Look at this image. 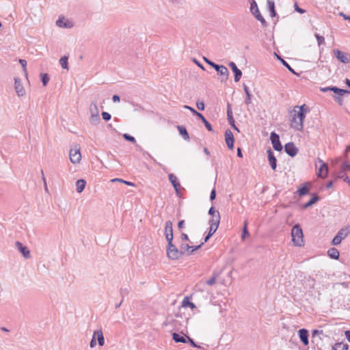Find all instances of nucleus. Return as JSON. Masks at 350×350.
Masks as SVG:
<instances>
[{"label": "nucleus", "mask_w": 350, "mask_h": 350, "mask_svg": "<svg viewBox=\"0 0 350 350\" xmlns=\"http://www.w3.org/2000/svg\"><path fill=\"white\" fill-rule=\"evenodd\" d=\"M308 111V107L305 105L295 106L291 111V127L297 131H301L304 127V120Z\"/></svg>", "instance_id": "nucleus-1"}, {"label": "nucleus", "mask_w": 350, "mask_h": 350, "mask_svg": "<svg viewBox=\"0 0 350 350\" xmlns=\"http://www.w3.org/2000/svg\"><path fill=\"white\" fill-rule=\"evenodd\" d=\"M203 244V241L201 240L197 241L195 237H191L189 238L188 235L185 233L181 234L180 247L187 254H191L194 251L200 248Z\"/></svg>", "instance_id": "nucleus-2"}, {"label": "nucleus", "mask_w": 350, "mask_h": 350, "mask_svg": "<svg viewBox=\"0 0 350 350\" xmlns=\"http://www.w3.org/2000/svg\"><path fill=\"white\" fill-rule=\"evenodd\" d=\"M292 245L296 247H304L306 245L303 229L300 224L294 225L291 230Z\"/></svg>", "instance_id": "nucleus-3"}, {"label": "nucleus", "mask_w": 350, "mask_h": 350, "mask_svg": "<svg viewBox=\"0 0 350 350\" xmlns=\"http://www.w3.org/2000/svg\"><path fill=\"white\" fill-rule=\"evenodd\" d=\"M55 25L59 29H70L75 27V23L72 18L60 14L57 18Z\"/></svg>", "instance_id": "nucleus-4"}, {"label": "nucleus", "mask_w": 350, "mask_h": 350, "mask_svg": "<svg viewBox=\"0 0 350 350\" xmlns=\"http://www.w3.org/2000/svg\"><path fill=\"white\" fill-rule=\"evenodd\" d=\"M70 161L75 165H79L81 162L82 155L79 144H73L69 150Z\"/></svg>", "instance_id": "nucleus-5"}, {"label": "nucleus", "mask_w": 350, "mask_h": 350, "mask_svg": "<svg viewBox=\"0 0 350 350\" xmlns=\"http://www.w3.org/2000/svg\"><path fill=\"white\" fill-rule=\"evenodd\" d=\"M167 256L169 259L176 260L179 259L183 254H185L180 249V250L173 244L172 241L168 242L166 246Z\"/></svg>", "instance_id": "nucleus-6"}, {"label": "nucleus", "mask_w": 350, "mask_h": 350, "mask_svg": "<svg viewBox=\"0 0 350 350\" xmlns=\"http://www.w3.org/2000/svg\"><path fill=\"white\" fill-rule=\"evenodd\" d=\"M250 11L252 15L261 23L262 26H267V22L261 14L255 0H250Z\"/></svg>", "instance_id": "nucleus-7"}, {"label": "nucleus", "mask_w": 350, "mask_h": 350, "mask_svg": "<svg viewBox=\"0 0 350 350\" xmlns=\"http://www.w3.org/2000/svg\"><path fill=\"white\" fill-rule=\"evenodd\" d=\"M350 234V226L347 225L339 230L332 241V245H338Z\"/></svg>", "instance_id": "nucleus-8"}, {"label": "nucleus", "mask_w": 350, "mask_h": 350, "mask_svg": "<svg viewBox=\"0 0 350 350\" xmlns=\"http://www.w3.org/2000/svg\"><path fill=\"white\" fill-rule=\"evenodd\" d=\"M316 173L318 177L321 178H325L328 175V166L327 164L323 162L321 159H318L315 162Z\"/></svg>", "instance_id": "nucleus-9"}, {"label": "nucleus", "mask_w": 350, "mask_h": 350, "mask_svg": "<svg viewBox=\"0 0 350 350\" xmlns=\"http://www.w3.org/2000/svg\"><path fill=\"white\" fill-rule=\"evenodd\" d=\"M14 89L18 97L26 96V89L23 85L22 79L18 76L14 77Z\"/></svg>", "instance_id": "nucleus-10"}, {"label": "nucleus", "mask_w": 350, "mask_h": 350, "mask_svg": "<svg viewBox=\"0 0 350 350\" xmlns=\"http://www.w3.org/2000/svg\"><path fill=\"white\" fill-rule=\"evenodd\" d=\"M100 121V111L96 103L90 105V122L91 124H97Z\"/></svg>", "instance_id": "nucleus-11"}, {"label": "nucleus", "mask_w": 350, "mask_h": 350, "mask_svg": "<svg viewBox=\"0 0 350 350\" xmlns=\"http://www.w3.org/2000/svg\"><path fill=\"white\" fill-rule=\"evenodd\" d=\"M96 341L98 342L100 347H102L105 344V338L102 330L94 331L92 335V338L90 343V347L94 348L96 345Z\"/></svg>", "instance_id": "nucleus-12"}, {"label": "nucleus", "mask_w": 350, "mask_h": 350, "mask_svg": "<svg viewBox=\"0 0 350 350\" xmlns=\"http://www.w3.org/2000/svg\"><path fill=\"white\" fill-rule=\"evenodd\" d=\"M321 91H322V92H326V91L334 92L336 94L334 98L340 105L342 104V100L340 98V96H343L345 94H349V92L348 90H345L340 89V88H338L336 87L322 88H321Z\"/></svg>", "instance_id": "nucleus-13"}, {"label": "nucleus", "mask_w": 350, "mask_h": 350, "mask_svg": "<svg viewBox=\"0 0 350 350\" xmlns=\"http://www.w3.org/2000/svg\"><path fill=\"white\" fill-rule=\"evenodd\" d=\"M163 234L165 235L167 243L173 241L174 235L172 221H167L165 222Z\"/></svg>", "instance_id": "nucleus-14"}, {"label": "nucleus", "mask_w": 350, "mask_h": 350, "mask_svg": "<svg viewBox=\"0 0 350 350\" xmlns=\"http://www.w3.org/2000/svg\"><path fill=\"white\" fill-rule=\"evenodd\" d=\"M173 340L176 342L186 343L188 341L191 343L192 345L196 346L193 341L188 336L183 334L174 333L172 334Z\"/></svg>", "instance_id": "nucleus-15"}, {"label": "nucleus", "mask_w": 350, "mask_h": 350, "mask_svg": "<svg viewBox=\"0 0 350 350\" xmlns=\"http://www.w3.org/2000/svg\"><path fill=\"white\" fill-rule=\"evenodd\" d=\"M270 139L273 148L277 151H280L282 149V146L280 141V137L278 134L272 132L270 135Z\"/></svg>", "instance_id": "nucleus-16"}, {"label": "nucleus", "mask_w": 350, "mask_h": 350, "mask_svg": "<svg viewBox=\"0 0 350 350\" xmlns=\"http://www.w3.org/2000/svg\"><path fill=\"white\" fill-rule=\"evenodd\" d=\"M228 66L232 70L234 73V80L235 82H239L242 77V72L240 69L238 68L236 64L233 62H230L228 63Z\"/></svg>", "instance_id": "nucleus-17"}, {"label": "nucleus", "mask_w": 350, "mask_h": 350, "mask_svg": "<svg viewBox=\"0 0 350 350\" xmlns=\"http://www.w3.org/2000/svg\"><path fill=\"white\" fill-rule=\"evenodd\" d=\"M225 311V308L220 304H213L212 306L209 308L210 314L213 316L222 314Z\"/></svg>", "instance_id": "nucleus-18"}, {"label": "nucleus", "mask_w": 350, "mask_h": 350, "mask_svg": "<svg viewBox=\"0 0 350 350\" xmlns=\"http://www.w3.org/2000/svg\"><path fill=\"white\" fill-rule=\"evenodd\" d=\"M219 223L220 222L208 221L209 230H208V233L207 234V235L204 237V239L203 241L204 243L205 242H207L209 240V239L215 233V232L217 231V230L219 227Z\"/></svg>", "instance_id": "nucleus-19"}, {"label": "nucleus", "mask_w": 350, "mask_h": 350, "mask_svg": "<svg viewBox=\"0 0 350 350\" xmlns=\"http://www.w3.org/2000/svg\"><path fill=\"white\" fill-rule=\"evenodd\" d=\"M334 53L336 58L342 63L347 64L350 62V55L342 52L339 50H334Z\"/></svg>", "instance_id": "nucleus-20"}, {"label": "nucleus", "mask_w": 350, "mask_h": 350, "mask_svg": "<svg viewBox=\"0 0 350 350\" xmlns=\"http://www.w3.org/2000/svg\"><path fill=\"white\" fill-rule=\"evenodd\" d=\"M298 336L299 337L300 340L302 342L304 345L308 346L309 344V333L308 331L306 329H301L298 331Z\"/></svg>", "instance_id": "nucleus-21"}, {"label": "nucleus", "mask_w": 350, "mask_h": 350, "mask_svg": "<svg viewBox=\"0 0 350 350\" xmlns=\"http://www.w3.org/2000/svg\"><path fill=\"white\" fill-rule=\"evenodd\" d=\"M225 141L227 146L232 150L234 148V138L232 133L230 130H227L225 133Z\"/></svg>", "instance_id": "nucleus-22"}, {"label": "nucleus", "mask_w": 350, "mask_h": 350, "mask_svg": "<svg viewBox=\"0 0 350 350\" xmlns=\"http://www.w3.org/2000/svg\"><path fill=\"white\" fill-rule=\"evenodd\" d=\"M208 214L211 216L208 221L220 222V214L214 207L209 209Z\"/></svg>", "instance_id": "nucleus-23"}, {"label": "nucleus", "mask_w": 350, "mask_h": 350, "mask_svg": "<svg viewBox=\"0 0 350 350\" xmlns=\"http://www.w3.org/2000/svg\"><path fill=\"white\" fill-rule=\"evenodd\" d=\"M16 247L18 250L21 253V254L25 258H30V251L27 247L23 245L22 243L17 242Z\"/></svg>", "instance_id": "nucleus-24"}, {"label": "nucleus", "mask_w": 350, "mask_h": 350, "mask_svg": "<svg viewBox=\"0 0 350 350\" xmlns=\"http://www.w3.org/2000/svg\"><path fill=\"white\" fill-rule=\"evenodd\" d=\"M286 152L291 157H294L297 153V148L293 143H288L285 145Z\"/></svg>", "instance_id": "nucleus-25"}, {"label": "nucleus", "mask_w": 350, "mask_h": 350, "mask_svg": "<svg viewBox=\"0 0 350 350\" xmlns=\"http://www.w3.org/2000/svg\"><path fill=\"white\" fill-rule=\"evenodd\" d=\"M181 307L184 308H189L191 310L196 308L195 304L193 303L189 297L184 298L181 304Z\"/></svg>", "instance_id": "nucleus-26"}, {"label": "nucleus", "mask_w": 350, "mask_h": 350, "mask_svg": "<svg viewBox=\"0 0 350 350\" xmlns=\"http://www.w3.org/2000/svg\"><path fill=\"white\" fill-rule=\"evenodd\" d=\"M86 185V181L84 179H79L75 183L76 191L78 193L83 191Z\"/></svg>", "instance_id": "nucleus-27"}, {"label": "nucleus", "mask_w": 350, "mask_h": 350, "mask_svg": "<svg viewBox=\"0 0 350 350\" xmlns=\"http://www.w3.org/2000/svg\"><path fill=\"white\" fill-rule=\"evenodd\" d=\"M327 256L334 260H338L340 256L338 250L335 247H332L327 250Z\"/></svg>", "instance_id": "nucleus-28"}, {"label": "nucleus", "mask_w": 350, "mask_h": 350, "mask_svg": "<svg viewBox=\"0 0 350 350\" xmlns=\"http://www.w3.org/2000/svg\"><path fill=\"white\" fill-rule=\"evenodd\" d=\"M311 187V184L309 183H304L297 191L299 196H303L308 193Z\"/></svg>", "instance_id": "nucleus-29"}, {"label": "nucleus", "mask_w": 350, "mask_h": 350, "mask_svg": "<svg viewBox=\"0 0 350 350\" xmlns=\"http://www.w3.org/2000/svg\"><path fill=\"white\" fill-rule=\"evenodd\" d=\"M227 116H228V120L229 121V123L230 124V125L238 132H239V129L235 126V124H234V120L232 118V110L230 107V106L228 105V110H227Z\"/></svg>", "instance_id": "nucleus-30"}, {"label": "nucleus", "mask_w": 350, "mask_h": 350, "mask_svg": "<svg viewBox=\"0 0 350 350\" xmlns=\"http://www.w3.org/2000/svg\"><path fill=\"white\" fill-rule=\"evenodd\" d=\"M218 72L221 75V81H226L228 79V70L226 66H221Z\"/></svg>", "instance_id": "nucleus-31"}, {"label": "nucleus", "mask_w": 350, "mask_h": 350, "mask_svg": "<svg viewBox=\"0 0 350 350\" xmlns=\"http://www.w3.org/2000/svg\"><path fill=\"white\" fill-rule=\"evenodd\" d=\"M268 159L271 168L274 170L276 168V159L271 150L267 151Z\"/></svg>", "instance_id": "nucleus-32"}, {"label": "nucleus", "mask_w": 350, "mask_h": 350, "mask_svg": "<svg viewBox=\"0 0 350 350\" xmlns=\"http://www.w3.org/2000/svg\"><path fill=\"white\" fill-rule=\"evenodd\" d=\"M59 63L63 69H64L66 70H69L68 57V56L64 55V56L62 57L59 60Z\"/></svg>", "instance_id": "nucleus-33"}, {"label": "nucleus", "mask_w": 350, "mask_h": 350, "mask_svg": "<svg viewBox=\"0 0 350 350\" xmlns=\"http://www.w3.org/2000/svg\"><path fill=\"white\" fill-rule=\"evenodd\" d=\"M39 77L42 81L43 87H46L50 81L49 75L46 72H40L39 74Z\"/></svg>", "instance_id": "nucleus-34"}, {"label": "nucleus", "mask_w": 350, "mask_h": 350, "mask_svg": "<svg viewBox=\"0 0 350 350\" xmlns=\"http://www.w3.org/2000/svg\"><path fill=\"white\" fill-rule=\"evenodd\" d=\"M267 8L269 10L270 15L271 17H275L276 16V12L275 11V3L272 0L267 1Z\"/></svg>", "instance_id": "nucleus-35"}, {"label": "nucleus", "mask_w": 350, "mask_h": 350, "mask_svg": "<svg viewBox=\"0 0 350 350\" xmlns=\"http://www.w3.org/2000/svg\"><path fill=\"white\" fill-rule=\"evenodd\" d=\"M169 179L172 184L173 185L175 190L178 191V188L180 187V184L178 183V179L176 176L174 174L169 175Z\"/></svg>", "instance_id": "nucleus-36"}, {"label": "nucleus", "mask_w": 350, "mask_h": 350, "mask_svg": "<svg viewBox=\"0 0 350 350\" xmlns=\"http://www.w3.org/2000/svg\"><path fill=\"white\" fill-rule=\"evenodd\" d=\"M243 90L246 96L245 103L248 105L252 102V94H250L248 88L245 85H243Z\"/></svg>", "instance_id": "nucleus-37"}, {"label": "nucleus", "mask_w": 350, "mask_h": 350, "mask_svg": "<svg viewBox=\"0 0 350 350\" xmlns=\"http://www.w3.org/2000/svg\"><path fill=\"white\" fill-rule=\"evenodd\" d=\"M18 62H19V64H21V66L22 67L23 72L25 77L26 78H27L28 72H27V61L25 59H20L18 60Z\"/></svg>", "instance_id": "nucleus-38"}, {"label": "nucleus", "mask_w": 350, "mask_h": 350, "mask_svg": "<svg viewBox=\"0 0 350 350\" xmlns=\"http://www.w3.org/2000/svg\"><path fill=\"white\" fill-rule=\"evenodd\" d=\"M348 345L344 342H338L333 347L334 350H347Z\"/></svg>", "instance_id": "nucleus-39"}, {"label": "nucleus", "mask_w": 350, "mask_h": 350, "mask_svg": "<svg viewBox=\"0 0 350 350\" xmlns=\"http://www.w3.org/2000/svg\"><path fill=\"white\" fill-rule=\"evenodd\" d=\"M178 129L179 131L180 135H182L185 140H188L189 139V134L185 127L179 126H178Z\"/></svg>", "instance_id": "nucleus-40"}, {"label": "nucleus", "mask_w": 350, "mask_h": 350, "mask_svg": "<svg viewBox=\"0 0 350 350\" xmlns=\"http://www.w3.org/2000/svg\"><path fill=\"white\" fill-rule=\"evenodd\" d=\"M319 200V198L317 196H314L308 202L303 206V208L305 209L308 208V207L315 204Z\"/></svg>", "instance_id": "nucleus-41"}, {"label": "nucleus", "mask_w": 350, "mask_h": 350, "mask_svg": "<svg viewBox=\"0 0 350 350\" xmlns=\"http://www.w3.org/2000/svg\"><path fill=\"white\" fill-rule=\"evenodd\" d=\"M248 236H249V232L247 230L246 225H245V226L243 229L242 239L244 240Z\"/></svg>", "instance_id": "nucleus-42"}, {"label": "nucleus", "mask_w": 350, "mask_h": 350, "mask_svg": "<svg viewBox=\"0 0 350 350\" xmlns=\"http://www.w3.org/2000/svg\"><path fill=\"white\" fill-rule=\"evenodd\" d=\"M102 117L106 121H109L111 119V115L107 112H103Z\"/></svg>", "instance_id": "nucleus-43"}, {"label": "nucleus", "mask_w": 350, "mask_h": 350, "mask_svg": "<svg viewBox=\"0 0 350 350\" xmlns=\"http://www.w3.org/2000/svg\"><path fill=\"white\" fill-rule=\"evenodd\" d=\"M123 137L124 138L126 139V140H128L129 142H135V139L133 137L128 135V134H124L123 135Z\"/></svg>", "instance_id": "nucleus-44"}, {"label": "nucleus", "mask_w": 350, "mask_h": 350, "mask_svg": "<svg viewBox=\"0 0 350 350\" xmlns=\"http://www.w3.org/2000/svg\"><path fill=\"white\" fill-rule=\"evenodd\" d=\"M196 107L200 110H204V103L202 101H198L196 103Z\"/></svg>", "instance_id": "nucleus-45"}, {"label": "nucleus", "mask_w": 350, "mask_h": 350, "mask_svg": "<svg viewBox=\"0 0 350 350\" xmlns=\"http://www.w3.org/2000/svg\"><path fill=\"white\" fill-rule=\"evenodd\" d=\"M316 38L319 45H321L324 43V38L323 36L317 34Z\"/></svg>", "instance_id": "nucleus-46"}, {"label": "nucleus", "mask_w": 350, "mask_h": 350, "mask_svg": "<svg viewBox=\"0 0 350 350\" xmlns=\"http://www.w3.org/2000/svg\"><path fill=\"white\" fill-rule=\"evenodd\" d=\"M209 65L213 67L217 72L219 71V70L221 68V66L222 65H218V64H215L214 62L213 63H209Z\"/></svg>", "instance_id": "nucleus-47"}, {"label": "nucleus", "mask_w": 350, "mask_h": 350, "mask_svg": "<svg viewBox=\"0 0 350 350\" xmlns=\"http://www.w3.org/2000/svg\"><path fill=\"white\" fill-rule=\"evenodd\" d=\"M337 178H343V176L342 175H340V174H338L337 176ZM344 181L346 182L349 186H350V178L348 177V176H345L344 177Z\"/></svg>", "instance_id": "nucleus-48"}, {"label": "nucleus", "mask_w": 350, "mask_h": 350, "mask_svg": "<svg viewBox=\"0 0 350 350\" xmlns=\"http://www.w3.org/2000/svg\"><path fill=\"white\" fill-rule=\"evenodd\" d=\"M203 123L204 124L206 128L208 130V131H212V126L211 125V124L206 120H204L203 121Z\"/></svg>", "instance_id": "nucleus-49"}, {"label": "nucleus", "mask_w": 350, "mask_h": 350, "mask_svg": "<svg viewBox=\"0 0 350 350\" xmlns=\"http://www.w3.org/2000/svg\"><path fill=\"white\" fill-rule=\"evenodd\" d=\"M295 10L297 12H299V13H300V14H304V13H305V12H306V10H303V9H301V8H299V7H298V5H297V4H295Z\"/></svg>", "instance_id": "nucleus-50"}, {"label": "nucleus", "mask_w": 350, "mask_h": 350, "mask_svg": "<svg viewBox=\"0 0 350 350\" xmlns=\"http://www.w3.org/2000/svg\"><path fill=\"white\" fill-rule=\"evenodd\" d=\"M216 198V191L215 189H213L211 193V196H210V200H214Z\"/></svg>", "instance_id": "nucleus-51"}, {"label": "nucleus", "mask_w": 350, "mask_h": 350, "mask_svg": "<svg viewBox=\"0 0 350 350\" xmlns=\"http://www.w3.org/2000/svg\"><path fill=\"white\" fill-rule=\"evenodd\" d=\"M342 170L344 171H346V170H350V165L347 163H345L343 165H342Z\"/></svg>", "instance_id": "nucleus-52"}, {"label": "nucleus", "mask_w": 350, "mask_h": 350, "mask_svg": "<svg viewBox=\"0 0 350 350\" xmlns=\"http://www.w3.org/2000/svg\"><path fill=\"white\" fill-rule=\"evenodd\" d=\"M184 108L189 109V110L190 111H191L194 115H195V113L197 112L194 109H193L192 107H189V106H187V105H185V106H184Z\"/></svg>", "instance_id": "nucleus-53"}, {"label": "nucleus", "mask_w": 350, "mask_h": 350, "mask_svg": "<svg viewBox=\"0 0 350 350\" xmlns=\"http://www.w3.org/2000/svg\"><path fill=\"white\" fill-rule=\"evenodd\" d=\"M178 226L179 228H183L185 227V221L184 220L180 221L178 222Z\"/></svg>", "instance_id": "nucleus-54"}, {"label": "nucleus", "mask_w": 350, "mask_h": 350, "mask_svg": "<svg viewBox=\"0 0 350 350\" xmlns=\"http://www.w3.org/2000/svg\"><path fill=\"white\" fill-rule=\"evenodd\" d=\"M195 115L196 116H198L199 118H200L202 120V121L203 122L204 120H206L204 118V117L200 113H198V111L195 113Z\"/></svg>", "instance_id": "nucleus-55"}, {"label": "nucleus", "mask_w": 350, "mask_h": 350, "mask_svg": "<svg viewBox=\"0 0 350 350\" xmlns=\"http://www.w3.org/2000/svg\"><path fill=\"white\" fill-rule=\"evenodd\" d=\"M113 101L115 102V103L116 102H119L120 101V97L118 96H117V95H114L113 96Z\"/></svg>", "instance_id": "nucleus-56"}, {"label": "nucleus", "mask_w": 350, "mask_h": 350, "mask_svg": "<svg viewBox=\"0 0 350 350\" xmlns=\"http://www.w3.org/2000/svg\"><path fill=\"white\" fill-rule=\"evenodd\" d=\"M345 336L347 337L348 340L350 342V331L345 332Z\"/></svg>", "instance_id": "nucleus-57"}, {"label": "nucleus", "mask_w": 350, "mask_h": 350, "mask_svg": "<svg viewBox=\"0 0 350 350\" xmlns=\"http://www.w3.org/2000/svg\"><path fill=\"white\" fill-rule=\"evenodd\" d=\"M237 156L241 158L243 157V154H242L241 148H238V150H237Z\"/></svg>", "instance_id": "nucleus-58"}, {"label": "nucleus", "mask_w": 350, "mask_h": 350, "mask_svg": "<svg viewBox=\"0 0 350 350\" xmlns=\"http://www.w3.org/2000/svg\"><path fill=\"white\" fill-rule=\"evenodd\" d=\"M327 188L329 189V188H332L333 187V182L332 181H329L327 184Z\"/></svg>", "instance_id": "nucleus-59"}, {"label": "nucleus", "mask_w": 350, "mask_h": 350, "mask_svg": "<svg viewBox=\"0 0 350 350\" xmlns=\"http://www.w3.org/2000/svg\"><path fill=\"white\" fill-rule=\"evenodd\" d=\"M111 181L112 182H120V183H122V180L120 179V178H114V179H112Z\"/></svg>", "instance_id": "nucleus-60"}, {"label": "nucleus", "mask_w": 350, "mask_h": 350, "mask_svg": "<svg viewBox=\"0 0 350 350\" xmlns=\"http://www.w3.org/2000/svg\"><path fill=\"white\" fill-rule=\"evenodd\" d=\"M122 183H124V184H126V185H133V184L132 183H131V182H127V181H125V180H122Z\"/></svg>", "instance_id": "nucleus-61"}, {"label": "nucleus", "mask_w": 350, "mask_h": 350, "mask_svg": "<svg viewBox=\"0 0 350 350\" xmlns=\"http://www.w3.org/2000/svg\"><path fill=\"white\" fill-rule=\"evenodd\" d=\"M204 152L206 155H209V151L208 150L207 148H204Z\"/></svg>", "instance_id": "nucleus-62"}, {"label": "nucleus", "mask_w": 350, "mask_h": 350, "mask_svg": "<svg viewBox=\"0 0 350 350\" xmlns=\"http://www.w3.org/2000/svg\"><path fill=\"white\" fill-rule=\"evenodd\" d=\"M204 59L205 62H206L208 65H209V63H213V62H211V61L208 60V59H206V58H205V57H204Z\"/></svg>", "instance_id": "nucleus-63"}, {"label": "nucleus", "mask_w": 350, "mask_h": 350, "mask_svg": "<svg viewBox=\"0 0 350 350\" xmlns=\"http://www.w3.org/2000/svg\"><path fill=\"white\" fill-rule=\"evenodd\" d=\"M343 16H344V18H345V20H349V21H350V16H345V15H343Z\"/></svg>", "instance_id": "nucleus-64"}]
</instances>
